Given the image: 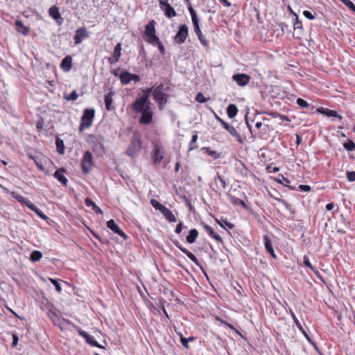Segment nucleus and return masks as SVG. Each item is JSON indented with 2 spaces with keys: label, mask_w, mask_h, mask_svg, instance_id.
<instances>
[{
  "label": "nucleus",
  "mask_w": 355,
  "mask_h": 355,
  "mask_svg": "<svg viewBox=\"0 0 355 355\" xmlns=\"http://www.w3.org/2000/svg\"><path fill=\"white\" fill-rule=\"evenodd\" d=\"M141 147V143L140 137L138 135L135 134L131 140L130 144L129 145L126 153L129 156L134 157L140 151Z\"/></svg>",
  "instance_id": "0eeeda50"
},
{
  "label": "nucleus",
  "mask_w": 355,
  "mask_h": 355,
  "mask_svg": "<svg viewBox=\"0 0 355 355\" xmlns=\"http://www.w3.org/2000/svg\"><path fill=\"white\" fill-rule=\"evenodd\" d=\"M120 80L123 85H127L131 81L130 73L123 71L119 76Z\"/></svg>",
  "instance_id": "473e14b6"
},
{
  "label": "nucleus",
  "mask_w": 355,
  "mask_h": 355,
  "mask_svg": "<svg viewBox=\"0 0 355 355\" xmlns=\"http://www.w3.org/2000/svg\"><path fill=\"white\" fill-rule=\"evenodd\" d=\"M342 2L349 9L355 12V6L350 0H341Z\"/></svg>",
  "instance_id": "8fccbe9b"
},
{
  "label": "nucleus",
  "mask_w": 355,
  "mask_h": 355,
  "mask_svg": "<svg viewBox=\"0 0 355 355\" xmlns=\"http://www.w3.org/2000/svg\"><path fill=\"white\" fill-rule=\"evenodd\" d=\"M94 116L95 110L94 109L86 108L84 110L79 126L80 132L83 131L85 129L89 128L92 125Z\"/></svg>",
  "instance_id": "39448f33"
},
{
  "label": "nucleus",
  "mask_w": 355,
  "mask_h": 355,
  "mask_svg": "<svg viewBox=\"0 0 355 355\" xmlns=\"http://www.w3.org/2000/svg\"><path fill=\"white\" fill-rule=\"evenodd\" d=\"M152 88L147 89L144 91V94L140 98L136 99L132 104V108L137 112H141L150 108V101L148 100L150 93Z\"/></svg>",
  "instance_id": "7ed1b4c3"
},
{
  "label": "nucleus",
  "mask_w": 355,
  "mask_h": 355,
  "mask_svg": "<svg viewBox=\"0 0 355 355\" xmlns=\"http://www.w3.org/2000/svg\"><path fill=\"white\" fill-rule=\"evenodd\" d=\"M263 240H264V245H265L266 250L270 253V254L273 258L276 259L277 256H276L275 251L272 248V242H271V239H270V236H267V235L264 236Z\"/></svg>",
  "instance_id": "412c9836"
},
{
  "label": "nucleus",
  "mask_w": 355,
  "mask_h": 355,
  "mask_svg": "<svg viewBox=\"0 0 355 355\" xmlns=\"http://www.w3.org/2000/svg\"><path fill=\"white\" fill-rule=\"evenodd\" d=\"M78 332V334L80 336H82L83 338H85V342L87 344H89V345H91L92 347H99V348H103V347L101 345L98 344V343L97 341L94 340V338L89 334H87L86 331L79 329Z\"/></svg>",
  "instance_id": "ddd939ff"
},
{
  "label": "nucleus",
  "mask_w": 355,
  "mask_h": 355,
  "mask_svg": "<svg viewBox=\"0 0 355 355\" xmlns=\"http://www.w3.org/2000/svg\"><path fill=\"white\" fill-rule=\"evenodd\" d=\"M155 21L154 20L148 22L145 26L144 34L146 37V41L150 44L158 42L159 37L156 35Z\"/></svg>",
  "instance_id": "423d86ee"
},
{
  "label": "nucleus",
  "mask_w": 355,
  "mask_h": 355,
  "mask_svg": "<svg viewBox=\"0 0 355 355\" xmlns=\"http://www.w3.org/2000/svg\"><path fill=\"white\" fill-rule=\"evenodd\" d=\"M295 15V17H296V21L293 24L294 30L295 31H297V32L299 31L300 33H301L302 31V29H303L302 24V22L300 21H299L297 15Z\"/></svg>",
  "instance_id": "e433bc0d"
},
{
  "label": "nucleus",
  "mask_w": 355,
  "mask_h": 355,
  "mask_svg": "<svg viewBox=\"0 0 355 355\" xmlns=\"http://www.w3.org/2000/svg\"><path fill=\"white\" fill-rule=\"evenodd\" d=\"M42 257V252L39 250H34L31 253L30 260L33 262L38 261Z\"/></svg>",
  "instance_id": "f704fd0d"
},
{
  "label": "nucleus",
  "mask_w": 355,
  "mask_h": 355,
  "mask_svg": "<svg viewBox=\"0 0 355 355\" xmlns=\"http://www.w3.org/2000/svg\"><path fill=\"white\" fill-rule=\"evenodd\" d=\"M214 180H219L223 189H225L226 188L227 184H226L225 180L219 175V173H217V175Z\"/></svg>",
  "instance_id": "5fc2aeb1"
},
{
  "label": "nucleus",
  "mask_w": 355,
  "mask_h": 355,
  "mask_svg": "<svg viewBox=\"0 0 355 355\" xmlns=\"http://www.w3.org/2000/svg\"><path fill=\"white\" fill-rule=\"evenodd\" d=\"M141 116L140 117L139 121L143 124H148L152 121V112L150 110V108L141 112Z\"/></svg>",
  "instance_id": "6ab92c4d"
},
{
  "label": "nucleus",
  "mask_w": 355,
  "mask_h": 355,
  "mask_svg": "<svg viewBox=\"0 0 355 355\" xmlns=\"http://www.w3.org/2000/svg\"><path fill=\"white\" fill-rule=\"evenodd\" d=\"M151 44L153 45V46H157L160 53L162 55H164V53H165V49H164V45L161 43L159 39H158V42L157 43H154V44Z\"/></svg>",
  "instance_id": "3c124183"
},
{
  "label": "nucleus",
  "mask_w": 355,
  "mask_h": 355,
  "mask_svg": "<svg viewBox=\"0 0 355 355\" xmlns=\"http://www.w3.org/2000/svg\"><path fill=\"white\" fill-rule=\"evenodd\" d=\"M78 97V95L76 90H73L72 92H71L69 95H64V98L67 101H76Z\"/></svg>",
  "instance_id": "ea45409f"
},
{
  "label": "nucleus",
  "mask_w": 355,
  "mask_h": 355,
  "mask_svg": "<svg viewBox=\"0 0 355 355\" xmlns=\"http://www.w3.org/2000/svg\"><path fill=\"white\" fill-rule=\"evenodd\" d=\"M153 96L154 100L157 103L158 107L160 110H163L168 103L171 91V84L168 82L161 83L155 87H152Z\"/></svg>",
  "instance_id": "f257e3e1"
},
{
  "label": "nucleus",
  "mask_w": 355,
  "mask_h": 355,
  "mask_svg": "<svg viewBox=\"0 0 355 355\" xmlns=\"http://www.w3.org/2000/svg\"><path fill=\"white\" fill-rule=\"evenodd\" d=\"M184 227V225H183V223L182 222H180L179 224H178V225L176 226V228H175V233L176 234H180L181 232V231L182 230V228ZM187 227L184 226V228H186Z\"/></svg>",
  "instance_id": "680f3d73"
},
{
  "label": "nucleus",
  "mask_w": 355,
  "mask_h": 355,
  "mask_svg": "<svg viewBox=\"0 0 355 355\" xmlns=\"http://www.w3.org/2000/svg\"><path fill=\"white\" fill-rule=\"evenodd\" d=\"M56 150L59 154L63 155L64 153V141L59 139L56 138L55 141Z\"/></svg>",
  "instance_id": "72a5a7b5"
},
{
  "label": "nucleus",
  "mask_w": 355,
  "mask_h": 355,
  "mask_svg": "<svg viewBox=\"0 0 355 355\" xmlns=\"http://www.w3.org/2000/svg\"><path fill=\"white\" fill-rule=\"evenodd\" d=\"M303 15H304V16L306 18H307V19H309L313 20V19H315V15H313V14H312L310 11H309V10H304V11L303 12Z\"/></svg>",
  "instance_id": "13d9d810"
},
{
  "label": "nucleus",
  "mask_w": 355,
  "mask_h": 355,
  "mask_svg": "<svg viewBox=\"0 0 355 355\" xmlns=\"http://www.w3.org/2000/svg\"><path fill=\"white\" fill-rule=\"evenodd\" d=\"M121 43H118L114 49L112 55L114 58V61H119L121 57Z\"/></svg>",
  "instance_id": "c9c22d12"
},
{
  "label": "nucleus",
  "mask_w": 355,
  "mask_h": 355,
  "mask_svg": "<svg viewBox=\"0 0 355 355\" xmlns=\"http://www.w3.org/2000/svg\"><path fill=\"white\" fill-rule=\"evenodd\" d=\"M27 207H28L31 211H34L36 214H37L39 212L41 213V211L31 202L29 205H27Z\"/></svg>",
  "instance_id": "6e6d98bb"
},
{
  "label": "nucleus",
  "mask_w": 355,
  "mask_h": 355,
  "mask_svg": "<svg viewBox=\"0 0 355 355\" xmlns=\"http://www.w3.org/2000/svg\"><path fill=\"white\" fill-rule=\"evenodd\" d=\"M203 227L212 238H214L220 243L223 242V239L221 238V236L216 234L211 227H210L208 225H204Z\"/></svg>",
  "instance_id": "393cba45"
},
{
  "label": "nucleus",
  "mask_w": 355,
  "mask_h": 355,
  "mask_svg": "<svg viewBox=\"0 0 355 355\" xmlns=\"http://www.w3.org/2000/svg\"><path fill=\"white\" fill-rule=\"evenodd\" d=\"M189 35V27L186 24L180 25L174 40L178 44H183Z\"/></svg>",
  "instance_id": "1a4fd4ad"
},
{
  "label": "nucleus",
  "mask_w": 355,
  "mask_h": 355,
  "mask_svg": "<svg viewBox=\"0 0 355 355\" xmlns=\"http://www.w3.org/2000/svg\"><path fill=\"white\" fill-rule=\"evenodd\" d=\"M343 147L347 151H352L355 150V143L352 140H349L347 142L344 143Z\"/></svg>",
  "instance_id": "4c0bfd02"
},
{
  "label": "nucleus",
  "mask_w": 355,
  "mask_h": 355,
  "mask_svg": "<svg viewBox=\"0 0 355 355\" xmlns=\"http://www.w3.org/2000/svg\"><path fill=\"white\" fill-rule=\"evenodd\" d=\"M216 117V119L220 122V123L222 125V126L227 130L230 132V134L234 137L235 138H236V139L239 141V142H242V139H241V135H239V133L238 132V131L236 130V129L235 128H234L233 126L229 125L227 123H226L223 119H222L221 118H220L219 116H218L217 115L215 116Z\"/></svg>",
  "instance_id": "9d476101"
},
{
  "label": "nucleus",
  "mask_w": 355,
  "mask_h": 355,
  "mask_svg": "<svg viewBox=\"0 0 355 355\" xmlns=\"http://www.w3.org/2000/svg\"><path fill=\"white\" fill-rule=\"evenodd\" d=\"M198 139V135L197 134H195L192 136V138H191V142H190V146H189V150H193L194 148H197L194 144L196 142Z\"/></svg>",
  "instance_id": "de8ad7c7"
},
{
  "label": "nucleus",
  "mask_w": 355,
  "mask_h": 355,
  "mask_svg": "<svg viewBox=\"0 0 355 355\" xmlns=\"http://www.w3.org/2000/svg\"><path fill=\"white\" fill-rule=\"evenodd\" d=\"M205 150L207 154L209 156H211L213 159H217L219 157V154L216 151L212 150L209 148H206Z\"/></svg>",
  "instance_id": "a18cd8bd"
},
{
  "label": "nucleus",
  "mask_w": 355,
  "mask_h": 355,
  "mask_svg": "<svg viewBox=\"0 0 355 355\" xmlns=\"http://www.w3.org/2000/svg\"><path fill=\"white\" fill-rule=\"evenodd\" d=\"M219 1L227 7L231 6V3L228 1V0H219Z\"/></svg>",
  "instance_id": "338daca9"
},
{
  "label": "nucleus",
  "mask_w": 355,
  "mask_h": 355,
  "mask_svg": "<svg viewBox=\"0 0 355 355\" xmlns=\"http://www.w3.org/2000/svg\"><path fill=\"white\" fill-rule=\"evenodd\" d=\"M297 104L301 107H304V108H309L311 107L310 104L308 103L305 100H304L303 98H298L297 99Z\"/></svg>",
  "instance_id": "a19ab883"
},
{
  "label": "nucleus",
  "mask_w": 355,
  "mask_h": 355,
  "mask_svg": "<svg viewBox=\"0 0 355 355\" xmlns=\"http://www.w3.org/2000/svg\"><path fill=\"white\" fill-rule=\"evenodd\" d=\"M232 80L239 86H245L250 81V76L245 73H236L232 76Z\"/></svg>",
  "instance_id": "2eb2a0df"
},
{
  "label": "nucleus",
  "mask_w": 355,
  "mask_h": 355,
  "mask_svg": "<svg viewBox=\"0 0 355 355\" xmlns=\"http://www.w3.org/2000/svg\"><path fill=\"white\" fill-rule=\"evenodd\" d=\"M298 188L302 191H305V192H307V191H311V187L309 186V185H304V184H300L298 186Z\"/></svg>",
  "instance_id": "052dcab7"
},
{
  "label": "nucleus",
  "mask_w": 355,
  "mask_h": 355,
  "mask_svg": "<svg viewBox=\"0 0 355 355\" xmlns=\"http://www.w3.org/2000/svg\"><path fill=\"white\" fill-rule=\"evenodd\" d=\"M304 264L306 267L309 268L312 271H313L316 275H318V272L315 271V268L312 266L308 257L305 256L304 257Z\"/></svg>",
  "instance_id": "37998d69"
},
{
  "label": "nucleus",
  "mask_w": 355,
  "mask_h": 355,
  "mask_svg": "<svg viewBox=\"0 0 355 355\" xmlns=\"http://www.w3.org/2000/svg\"><path fill=\"white\" fill-rule=\"evenodd\" d=\"M87 143L91 146L92 150L98 155H103L105 153L104 137L100 134L89 135Z\"/></svg>",
  "instance_id": "f03ea898"
},
{
  "label": "nucleus",
  "mask_w": 355,
  "mask_h": 355,
  "mask_svg": "<svg viewBox=\"0 0 355 355\" xmlns=\"http://www.w3.org/2000/svg\"><path fill=\"white\" fill-rule=\"evenodd\" d=\"M196 101L199 103H204L205 102V98L203 96V94L200 92L198 93L196 96Z\"/></svg>",
  "instance_id": "4d7b16f0"
},
{
  "label": "nucleus",
  "mask_w": 355,
  "mask_h": 355,
  "mask_svg": "<svg viewBox=\"0 0 355 355\" xmlns=\"http://www.w3.org/2000/svg\"><path fill=\"white\" fill-rule=\"evenodd\" d=\"M268 115L271 116L272 117H277L279 116L282 119L285 121H288V117L286 116L281 115L280 114L276 112H266Z\"/></svg>",
  "instance_id": "49530a36"
},
{
  "label": "nucleus",
  "mask_w": 355,
  "mask_h": 355,
  "mask_svg": "<svg viewBox=\"0 0 355 355\" xmlns=\"http://www.w3.org/2000/svg\"><path fill=\"white\" fill-rule=\"evenodd\" d=\"M162 214L164 216L166 219L171 223H175L177 221L175 215L169 210L167 207L163 209Z\"/></svg>",
  "instance_id": "a878e982"
},
{
  "label": "nucleus",
  "mask_w": 355,
  "mask_h": 355,
  "mask_svg": "<svg viewBox=\"0 0 355 355\" xmlns=\"http://www.w3.org/2000/svg\"><path fill=\"white\" fill-rule=\"evenodd\" d=\"M189 11L191 14L192 23L193 24L194 27V31L196 34L197 35L198 40H200V43L205 47H207L209 46L208 41L205 39V36L203 35L199 26V21L196 15V10L191 7H189Z\"/></svg>",
  "instance_id": "20e7f679"
},
{
  "label": "nucleus",
  "mask_w": 355,
  "mask_h": 355,
  "mask_svg": "<svg viewBox=\"0 0 355 355\" xmlns=\"http://www.w3.org/2000/svg\"><path fill=\"white\" fill-rule=\"evenodd\" d=\"M130 78H131V80H133L135 82H139L140 80V77L139 75H137V74H132V73H130Z\"/></svg>",
  "instance_id": "e2e57ef3"
},
{
  "label": "nucleus",
  "mask_w": 355,
  "mask_h": 355,
  "mask_svg": "<svg viewBox=\"0 0 355 355\" xmlns=\"http://www.w3.org/2000/svg\"><path fill=\"white\" fill-rule=\"evenodd\" d=\"M347 178L349 182L355 181V171H347Z\"/></svg>",
  "instance_id": "864d4df0"
},
{
  "label": "nucleus",
  "mask_w": 355,
  "mask_h": 355,
  "mask_svg": "<svg viewBox=\"0 0 355 355\" xmlns=\"http://www.w3.org/2000/svg\"><path fill=\"white\" fill-rule=\"evenodd\" d=\"M49 15L56 21L58 24H61L63 21V19L61 18L59 9L56 6H51L49 10Z\"/></svg>",
  "instance_id": "a211bd4d"
},
{
  "label": "nucleus",
  "mask_w": 355,
  "mask_h": 355,
  "mask_svg": "<svg viewBox=\"0 0 355 355\" xmlns=\"http://www.w3.org/2000/svg\"><path fill=\"white\" fill-rule=\"evenodd\" d=\"M231 199V202L233 203V204H235V205H241V206H243V207H246V205L245 203L241 199H239V198H236L235 196H232L230 198Z\"/></svg>",
  "instance_id": "79ce46f5"
},
{
  "label": "nucleus",
  "mask_w": 355,
  "mask_h": 355,
  "mask_svg": "<svg viewBox=\"0 0 355 355\" xmlns=\"http://www.w3.org/2000/svg\"><path fill=\"white\" fill-rule=\"evenodd\" d=\"M238 113V108L234 104H230L227 107V114L230 119L236 116Z\"/></svg>",
  "instance_id": "c756f323"
},
{
  "label": "nucleus",
  "mask_w": 355,
  "mask_h": 355,
  "mask_svg": "<svg viewBox=\"0 0 355 355\" xmlns=\"http://www.w3.org/2000/svg\"><path fill=\"white\" fill-rule=\"evenodd\" d=\"M112 94L109 92L105 94L104 96L105 105L107 110L110 111L112 110Z\"/></svg>",
  "instance_id": "2f4dec72"
},
{
  "label": "nucleus",
  "mask_w": 355,
  "mask_h": 355,
  "mask_svg": "<svg viewBox=\"0 0 355 355\" xmlns=\"http://www.w3.org/2000/svg\"><path fill=\"white\" fill-rule=\"evenodd\" d=\"M18 343V337L16 335L12 336V345L13 347L16 346Z\"/></svg>",
  "instance_id": "0e129e2a"
},
{
  "label": "nucleus",
  "mask_w": 355,
  "mask_h": 355,
  "mask_svg": "<svg viewBox=\"0 0 355 355\" xmlns=\"http://www.w3.org/2000/svg\"><path fill=\"white\" fill-rule=\"evenodd\" d=\"M150 202L153 207H155L156 209H158L161 213L162 212L163 209L166 207L156 200L153 199L151 200Z\"/></svg>",
  "instance_id": "58836bf2"
},
{
  "label": "nucleus",
  "mask_w": 355,
  "mask_h": 355,
  "mask_svg": "<svg viewBox=\"0 0 355 355\" xmlns=\"http://www.w3.org/2000/svg\"><path fill=\"white\" fill-rule=\"evenodd\" d=\"M85 205L87 207H92V210L95 213L99 214H103L102 209L100 207H98L92 200H91L90 198H87L85 199Z\"/></svg>",
  "instance_id": "bb28decb"
},
{
  "label": "nucleus",
  "mask_w": 355,
  "mask_h": 355,
  "mask_svg": "<svg viewBox=\"0 0 355 355\" xmlns=\"http://www.w3.org/2000/svg\"><path fill=\"white\" fill-rule=\"evenodd\" d=\"M216 222L222 227H223L224 225H227L230 229H232L234 227V225L229 223L227 220H221V221H219L218 220H216Z\"/></svg>",
  "instance_id": "09e8293b"
},
{
  "label": "nucleus",
  "mask_w": 355,
  "mask_h": 355,
  "mask_svg": "<svg viewBox=\"0 0 355 355\" xmlns=\"http://www.w3.org/2000/svg\"><path fill=\"white\" fill-rule=\"evenodd\" d=\"M292 318L295 323V324L297 325V327H298V329L300 330H302V325L301 324V323L300 322V321L297 320V318H296L295 315L294 313H292Z\"/></svg>",
  "instance_id": "bf43d9fd"
},
{
  "label": "nucleus",
  "mask_w": 355,
  "mask_h": 355,
  "mask_svg": "<svg viewBox=\"0 0 355 355\" xmlns=\"http://www.w3.org/2000/svg\"><path fill=\"white\" fill-rule=\"evenodd\" d=\"M49 280L55 286L56 291L58 293H60L62 291V288L58 279L50 278Z\"/></svg>",
  "instance_id": "c03bdc74"
},
{
  "label": "nucleus",
  "mask_w": 355,
  "mask_h": 355,
  "mask_svg": "<svg viewBox=\"0 0 355 355\" xmlns=\"http://www.w3.org/2000/svg\"><path fill=\"white\" fill-rule=\"evenodd\" d=\"M164 148L162 146V144H160L159 143L154 144L153 150V153H152L153 162L155 164L159 163L164 157Z\"/></svg>",
  "instance_id": "9b49d317"
},
{
  "label": "nucleus",
  "mask_w": 355,
  "mask_h": 355,
  "mask_svg": "<svg viewBox=\"0 0 355 355\" xmlns=\"http://www.w3.org/2000/svg\"><path fill=\"white\" fill-rule=\"evenodd\" d=\"M53 176L55 178H56L60 183L63 184L64 185H67V179L63 174L62 171H60L59 170H57L54 174Z\"/></svg>",
  "instance_id": "7c9ffc66"
},
{
  "label": "nucleus",
  "mask_w": 355,
  "mask_h": 355,
  "mask_svg": "<svg viewBox=\"0 0 355 355\" xmlns=\"http://www.w3.org/2000/svg\"><path fill=\"white\" fill-rule=\"evenodd\" d=\"M49 317H51L53 320V322L56 325H58V326H61L62 324L66 323V324H69L70 322L67 320H65V319H63V318H60L57 313H55V312H53V311H51L49 312ZM62 328V327H60Z\"/></svg>",
  "instance_id": "aec40b11"
},
{
  "label": "nucleus",
  "mask_w": 355,
  "mask_h": 355,
  "mask_svg": "<svg viewBox=\"0 0 355 355\" xmlns=\"http://www.w3.org/2000/svg\"><path fill=\"white\" fill-rule=\"evenodd\" d=\"M335 207V204L333 203V202H331V203H328L327 205H326V209L328 210V211H331Z\"/></svg>",
  "instance_id": "69168bd1"
},
{
  "label": "nucleus",
  "mask_w": 355,
  "mask_h": 355,
  "mask_svg": "<svg viewBox=\"0 0 355 355\" xmlns=\"http://www.w3.org/2000/svg\"><path fill=\"white\" fill-rule=\"evenodd\" d=\"M107 227L124 239H127V235L119 228L118 225L113 219H111L107 222Z\"/></svg>",
  "instance_id": "dca6fc26"
},
{
  "label": "nucleus",
  "mask_w": 355,
  "mask_h": 355,
  "mask_svg": "<svg viewBox=\"0 0 355 355\" xmlns=\"http://www.w3.org/2000/svg\"><path fill=\"white\" fill-rule=\"evenodd\" d=\"M303 335L306 337V338L309 340V343H312L311 338L308 336L307 333L304 331V329L302 328V330H300Z\"/></svg>",
  "instance_id": "774afa93"
},
{
  "label": "nucleus",
  "mask_w": 355,
  "mask_h": 355,
  "mask_svg": "<svg viewBox=\"0 0 355 355\" xmlns=\"http://www.w3.org/2000/svg\"><path fill=\"white\" fill-rule=\"evenodd\" d=\"M160 9L168 18H172L177 15L175 9L166 1L159 0Z\"/></svg>",
  "instance_id": "f8f14e48"
},
{
  "label": "nucleus",
  "mask_w": 355,
  "mask_h": 355,
  "mask_svg": "<svg viewBox=\"0 0 355 355\" xmlns=\"http://www.w3.org/2000/svg\"><path fill=\"white\" fill-rule=\"evenodd\" d=\"M88 35L87 33V31L85 28H79L77 29L76 34L73 37L74 43L76 44H79L82 42L83 40L87 37Z\"/></svg>",
  "instance_id": "f3484780"
},
{
  "label": "nucleus",
  "mask_w": 355,
  "mask_h": 355,
  "mask_svg": "<svg viewBox=\"0 0 355 355\" xmlns=\"http://www.w3.org/2000/svg\"><path fill=\"white\" fill-rule=\"evenodd\" d=\"M180 342H181L182 345L187 349H189V340H187V338H184L181 334H180Z\"/></svg>",
  "instance_id": "603ef678"
},
{
  "label": "nucleus",
  "mask_w": 355,
  "mask_h": 355,
  "mask_svg": "<svg viewBox=\"0 0 355 355\" xmlns=\"http://www.w3.org/2000/svg\"><path fill=\"white\" fill-rule=\"evenodd\" d=\"M198 236V232L196 229H192L189 231V235L187 236V242L191 244L193 243Z\"/></svg>",
  "instance_id": "c85d7f7f"
},
{
  "label": "nucleus",
  "mask_w": 355,
  "mask_h": 355,
  "mask_svg": "<svg viewBox=\"0 0 355 355\" xmlns=\"http://www.w3.org/2000/svg\"><path fill=\"white\" fill-rule=\"evenodd\" d=\"M318 111L320 112V113H322L323 114H325L326 116H334V117H337L340 120L342 119V116L340 115H339L335 110H329V109H327V108H324V107H320V108H318Z\"/></svg>",
  "instance_id": "b1692460"
},
{
  "label": "nucleus",
  "mask_w": 355,
  "mask_h": 355,
  "mask_svg": "<svg viewBox=\"0 0 355 355\" xmlns=\"http://www.w3.org/2000/svg\"><path fill=\"white\" fill-rule=\"evenodd\" d=\"M93 166V155L91 152H85L81 160V167L84 173H88Z\"/></svg>",
  "instance_id": "6e6552de"
},
{
  "label": "nucleus",
  "mask_w": 355,
  "mask_h": 355,
  "mask_svg": "<svg viewBox=\"0 0 355 355\" xmlns=\"http://www.w3.org/2000/svg\"><path fill=\"white\" fill-rule=\"evenodd\" d=\"M174 245L179 248L182 252H184L196 266H200V263L197 259L196 257L187 249L183 248L178 241H173Z\"/></svg>",
  "instance_id": "4468645a"
},
{
  "label": "nucleus",
  "mask_w": 355,
  "mask_h": 355,
  "mask_svg": "<svg viewBox=\"0 0 355 355\" xmlns=\"http://www.w3.org/2000/svg\"><path fill=\"white\" fill-rule=\"evenodd\" d=\"M72 58L71 55L64 57L60 63V68L64 71H69L71 69Z\"/></svg>",
  "instance_id": "4be33fe9"
},
{
  "label": "nucleus",
  "mask_w": 355,
  "mask_h": 355,
  "mask_svg": "<svg viewBox=\"0 0 355 355\" xmlns=\"http://www.w3.org/2000/svg\"><path fill=\"white\" fill-rule=\"evenodd\" d=\"M17 31L23 35H27L29 33L30 29L28 26H24L19 20H17L15 23Z\"/></svg>",
  "instance_id": "5701e85b"
},
{
  "label": "nucleus",
  "mask_w": 355,
  "mask_h": 355,
  "mask_svg": "<svg viewBox=\"0 0 355 355\" xmlns=\"http://www.w3.org/2000/svg\"><path fill=\"white\" fill-rule=\"evenodd\" d=\"M11 196L16 199L18 202L20 203L25 205L27 207V205H29L31 203V201L21 195L17 193V192L12 191L11 192Z\"/></svg>",
  "instance_id": "cd10ccee"
}]
</instances>
